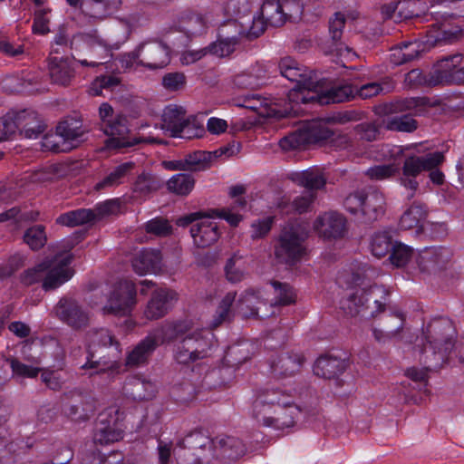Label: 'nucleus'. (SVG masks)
Instances as JSON below:
<instances>
[{
    "mask_svg": "<svg viewBox=\"0 0 464 464\" xmlns=\"http://www.w3.org/2000/svg\"><path fill=\"white\" fill-rule=\"evenodd\" d=\"M236 293H227L221 300L218 310L217 316L213 322V326L218 327L224 322H229L232 318L231 306L235 301Z\"/></svg>",
    "mask_w": 464,
    "mask_h": 464,
    "instance_id": "774afa93",
    "label": "nucleus"
},
{
    "mask_svg": "<svg viewBox=\"0 0 464 464\" xmlns=\"http://www.w3.org/2000/svg\"><path fill=\"white\" fill-rule=\"evenodd\" d=\"M161 260L160 250L143 249L133 257L131 265L135 273L142 276L159 272L161 269Z\"/></svg>",
    "mask_w": 464,
    "mask_h": 464,
    "instance_id": "473e14b6",
    "label": "nucleus"
},
{
    "mask_svg": "<svg viewBox=\"0 0 464 464\" xmlns=\"http://www.w3.org/2000/svg\"><path fill=\"white\" fill-rule=\"evenodd\" d=\"M347 368L345 359L333 355L320 356L314 366V372L324 379H337Z\"/></svg>",
    "mask_w": 464,
    "mask_h": 464,
    "instance_id": "72a5a7b5",
    "label": "nucleus"
},
{
    "mask_svg": "<svg viewBox=\"0 0 464 464\" xmlns=\"http://www.w3.org/2000/svg\"><path fill=\"white\" fill-rule=\"evenodd\" d=\"M302 410L292 401L289 406L284 408V411L272 412L259 421L263 426L275 429H285L294 426L295 420L301 414Z\"/></svg>",
    "mask_w": 464,
    "mask_h": 464,
    "instance_id": "2f4dec72",
    "label": "nucleus"
},
{
    "mask_svg": "<svg viewBox=\"0 0 464 464\" xmlns=\"http://www.w3.org/2000/svg\"><path fill=\"white\" fill-rule=\"evenodd\" d=\"M179 447L196 450L197 452H213L214 439H210L202 430H194L178 443Z\"/></svg>",
    "mask_w": 464,
    "mask_h": 464,
    "instance_id": "a19ab883",
    "label": "nucleus"
},
{
    "mask_svg": "<svg viewBox=\"0 0 464 464\" xmlns=\"http://www.w3.org/2000/svg\"><path fill=\"white\" fill-rule=\"evenodd\" d=\"M178 300V294L171 289L160 288L152 292L144 310V316L149 320L164 317Z\"/></svg>",
    "mask_w": 464,
    "mask_h": 464,
    "instance_id": "aec40b11",
    "label": "nucleus"
},
{
    "mask_svg": "<svg viewBox=\"0 0 464 464\" xmlns=\"http://www.w3.org/2000/svg\"><path fill=\"white\" fill-rule=\"evenodd\" d=\"M122 438V431L116 430L110 425L101 422L97 424L93 436L95 444L108 445L120 440Z\"/></svg>",
    "mask_w": 464,
    "mask_h": 464,
    "instance_id": "6e6d98bb",
    "label": "nucleus"
},
{
    "mask_svg": "<svg viewBox=\"0 0 464 464\" xmlns=\"http://www.w3.org/2000/svg\"><path fill=\"white\" fill-rule=\"evenodd\" d=\"M304 358L299 353H282L270 363L271 373L276 378H286L298 372Z\"/></svg>",
    "mask_w": 464,
    "mask_h": 464,
    "instance_id": "bb28decb",
    "label": "nucleus"
},
{
    "mask_svg": "<svg viewBox=\"0 0 464 464\" xmlns=\"http://www.w3.org/2000/svg\"><path fill=\"white\" fill-rule=\"evenodd\" d=\"M135 163L128 161L114 167L101 181L95 185L96 190L113 188L122 184L125 179L131 173Z\"/></svg>",
    "mask_w": 464,
    "mask_h": 464,
    "instance_id": "58836bf2",
    "label": "nucleus"
},
{
    "mask_svg": "<svg viewBox=\"0 0 464 464\" xmlns=\"http://www.w3.org/2000/svg\"><path fill=\"white\" fill-rule=\"evenodd\" d=\"M101 129L108 136V139L104 141L105 148L108 150H118L141 142L140 139L129 135L130 130L127 126V119L124 116L119 115L115 117L113 121H109ZM142 141L161 143V141L154 138L142 140Z\"/></svg>",
    "mask_w": 464,
    "mask_h": 464,
    "instance_id": "9b49d317",
    "label": "nucleus"
},
{
    "mask_svg": "<svg viewBox=\"0 0 464 464\" xmlns=\"http://www.w3.org/2000/svg\"><path fill=\"white\" fill-rule=\"evenodd\" d=\"M195 179L190 174L179 173L171 177L167 182L168 189L179 196H187L193 189Z\"/></svg>",
    "mask_w": 464,
    "mask_h": 464,
    "instance_id": "5fc2aeb1",
    "label": "nucleus"
},
{
    "mask_svg": "<svg viewBox=\"0 0 464 464\" xmlns=\"http://www.w3.org/2000/svg\"><path fill=\"white\" fill-rule=\"evenodd\" d=\"M53 264L51 261L44 260L33 268L24 270L20 276V281L24 285H32L38 282H44V273Z\"/></svg>",
    "mask_w": 464,
    "mask_h": 464,
    "instance_id": "680f3d73",
    "label": "nucleus"
},
{
    "mask_svg": "<svg viewBox=\"0 0 464 464\" xmlns=\"http://www.w3.org/2000/svg\"><path fill=\"white\" fill-rule=\"evenodd\" d=\"M293 181L308 189L307 192H315L324 188L326 178L323 171L317 168H311L301 172L294 173Z\"/></svg>",
    "mask_w": 464,
    "mask_h": 464,
    "instance_id": "e433bc0d",
    "label": "nucleus"
},
{
    "mask_svg": "<svg viewBox=\"0 0 464 464\" xmlns=\"http://www.w3.org/2000/svg\"><path fill=\"white\" fill-rule=\"evenodd\" d=\"M170 49L159 41H149L140 44L134 51L122 55L121 62L126 67L133 64L150 70L165 68L170 63Z\"/></svg>",
    "mask_w": 464,
    "mask_h": 464,
    "instance_id": "423d86ee",
    "label": "nucleus"
},
{
    "mask_svg": "<svg viewBox=\"0 0 464 464\" xmlns=\"http://www.w3.org/2000/svg\"><path fill=\"white\" fill-rule=\"evenodd\" d=\"M123 391L125 395L132 400L143 401L151 399L156 389L151 382L133 377L125 382Z\"/></svg>",
    "mask_w": 464,
    "mask_h": 464,
    "instance_id": "4c0bfd02",
    "label": "nucleus"
},
{
    "mask_svg": "<svg viewBox=\"0 0 464 464\" xmlns=\"http://www.w3.org/2000/svg\"><path fill=\"white\" fill-rule=\"evenodd\" d=\"M183 24L182 29L188 34L197 35L201 34L207 28V22L205 18L197 13L189 12L181 17Z\"/></svg>",
    "mask_w": 464,
    "mask_h": 464,
    "instance_id": "bf43d9fd",
    "label": "nucleus"
},
{
    "mask_svg": "<svg viewBox=\"0 0 464 464\" xmlns=\"http://www.w3.org/2000/svg\"><path fill=\"white\" fill-rule=\"evenodd\" d=\"M161 121V129L169 131L170 137L177 138L189 123L190 116H187V111L182 106L170 104L163 110Z\"/></svg>",
    "mask_w": 464,
    "mask_h": 464,
    "instance_id": "4be33fe9",
    "label": "nucleus"
},
{
    "mask_svg": "<svg viewBox=\"0 0 464 464\" xmlns=\"http://www.w3.org/2000/svg\"><path fill=\"white\" fill-rule=\"evenodd\" d=\"M463 55L455 53L438 61L430 72V86L464 83V67H458Z\"/></svg>",
    "mask_w": 464,
    "mask_h": 464,
    "instance_id": "f8f14e48",
    "label": "nucleus"
},
{
    "mask_svg": "<svg viewBox=\"0 0 464 464\" xmlns=\"http://www.w3.org/2000/svg\"><path fill=\"white\" fill-rule=\"evenodd\" d=\"M427 106H430V99L427 97L406 98L392 103L386 108V112L393 114L406 111H414L415 114H422Z\"/></svg>",
    "mask_w": 464,
    "mask_h": 464,
    "instance_id": "c03bdc74",
    "label": "nucleus"
},
{
    "mask_svg": "<svg viewBox=\"0 0 464 464\" xmlns=\"http://www.w3.org/2000/svg\"><path fill=\"white\" fill-rule=\"evenodd\" d=\"M86 131L82 121L76 117H66L56 127V135L64 141H77Z\"/></svg>",
    "mask_w": 464,
    "mask_h": 464,
    "instance_id": "ea45409f",
    "label": "nucleus"
},
{
    "mask_svg": "<svg viewBox=\"0 0 464 464\" xmlns=\"http://www.w3.org/2000/svg\"><path fill=\"white\" fill-rule=\"evenodd\" d=\"M382 122L384 127L392 131L413 132L418 128V121L409 113L389 115Z\"/></svg>",
    "mask_w": 464,
    "mask_h": 464,
    "instance_id": "a18cd8bd",
    "label": "nucleus"
},
{
    "mask_svg": "<svg viewBox=\"0 0 464 464\" xmlns=\"http://www.w3.org/2000/svg\"><path fill=\"white\" fill-rule=\"evenodd\" d=\"M450 259V252L443 247H430L423 250L418 258L420 270L428 274H437L445 269Z\"/></svg>",
    "mask_w": 464,
    "mask_h": 464,
    "instance_id": "5701e85b",
    "label": "nucleus"
},
{
    "mask_svg": "<svg viewBox=\"0 0 464 464\" xmlns=\"http://www.w3.org/2000/svg\"><path fill=\"white\" fill-rule=\"evenodd\" d=\"M293 401V396L281 388H265L257 392L252 405V416L259 421L272 412L284 411Z\"/></svg>",
    "mask_w": 464,
    "mask_h": 464,
    "instance_id": "1a4fd4ad",
    "label": "nucleus"
},
{
    "mask_svg": "<svg viewBox=\"0 0 464 464\" xmlns=\"http://www.w3.org/2000/svg\"><path fill=\"white\" fill-rule=\"evenodd\" d=\"M452 349L426 343L420 349V362L426 371L439 372L449 362Z\"/></svg>",
    "mask_w": 464,
    "mask_h": 464,
    "instance_id": "b1692460",
    "label": "nucleus"
},
{
    "mask_svg": "<svg viewBox=\"0 0 464 464\" xmlns=\"http://www.w3.org/2000/svg\"><path fill=\"white\" fill-rule=\"evenodd\" d=\"M237 305L240 313H242L245 317L264 319L269 315L267 312L259 314L261 309L260 305L265 306L266 303L261 299L259 292L252 288L246 290L241 295Z\"/></svg>",
    "mask_w": 464,
    "mask_h": 464,
    "instance_id": "f704fd0d",
    "label": "nucleus"
},
{
    "mask_svg": "<svg viewBox=\"0 0 464 464\" xmlns=\"http://www.w3.org/2000/svg\"><path fill=\"white\" fill-rule=\"evenodd\" d=\"M244 262L242 256L234 255L227 259L225 266V274L227 279L231 283H237L243 280L245 276Z\"/></svg>",
    "mask_w": 464,
    "mask_h": 464,
    "instance_id": "338daca9",
    "label": "nucleus"
},
{
    "mask_svg": "<svg viewBox=\"0 0 464 464\" xmlns=\"http://www.w3.org/2000/svg\"><path fill=\"white\" fill-rule=\"evenodd\" d=\"M346 220L343 215L336 212L325 213L314 223V228L324 237L337 238L345 232Z\"/></svg>",
    "mask_w": 464,
    "mask_h": 464,
    "instance_id": "c85d7f7f",
    "label": "nucleus"
},
{
    "mask_svg": "<svg viewBox=\"0 0 464 464\" xmlns=\"http://www.w3.org/2000/svg\"><path fill=\"white\" fill-rule=\"evenodd\" d=\"M260 13L267 24L273 27H280L288 21L278 0H264Z\"/></svg>",
    "mask_w": 464,
    "mask_h": 464,
    "instance_id": "79ce46f5",
    "label": "nucleus"
},
{
    "mask_svg": "<svg viewBox=\"0 0 464 464\" xmlns=\"http://www.w3.org/2000/svg\"><path fill=\"white\" fill-rule=\"evenodd\" d=\"M157 347L155 337L147 335L127 354L125 365L137 368L147 364Z\"/></svg>",
    "mask_w": 464,
    "mask_h": 464,
    "instance_id": "c756f323",
    "label": "nucleus"
},
{
    "mask_svg": "<svg viewBox=\"0 0 464 464\" xmlns=\"http://www.w3.org/2000/svg\"><path fill=\"white\" fill-rule=\"evenodd\" d=\"M162 181L155 175L150 173H141L139 175L133 184L134 192L146 195L156 191L162 186Z\"/></svg>",
    "mask_w": 464,
    "mask_h": 464,
    "instance_id": "13d9d810",
    "label": "nucleus"
},
{
    "mask_svg": "<svg viewBox=\"0 0 464 464\" xmlns=\"http://www.w3.org/2000/svg\"><path fill=\"white\" fill-rule=\"evenodd\" d=\"M46 130V124L39 115L30 110L9 111L0 118V141L16 132L26 139H36Z\"/></svg>",
    "mask_w": 464,
    "mask_h": 464,
    "instance_id": "20e7f679",
    "label": "nucleus"
},
{
    "mask_svg": "<svg viewBox=\"0 0 464 464\" xmlns=\"http://www.w3.org/2000/svg\"><path fill=\"white\" fill-rule=\"evenodd\" d=\"M316 198L315 192H306L304 195L296 197L292 202L282 201L278 207L282 209L289 208L286 212L293 210L298 214H303L311 210L312 205Z\"/></svg>",
    "mask_w": 464,
    "mask_h": 464,
    "instance_id": "4d7b16f0",
    "label": "nucleus"
},
{
    "mask_svg": "<svg viewBox=\"0 0 464 464\" xmlns=\"http://www.w3.org/2000/svg\"><path fill=\"white\" fill-rule=\"evenodd\" d=\"M392 237L387 232L376 233L371 242L372 254L381 258L391 252L392 247Z\"/></svg>",
    "mask_w": 464,
    "mask_h": 464,
    "instance_id": "e2e57ef3",
    "label": "nucleus"
},
{
    "mask_svg": "<svg viewBox=\"0 0 464 464\" xmlns=\"http://www.w3.org/2000/svg\"><path fill=\"white\" fill-rule=\"evenodd\" d=\"M344 208L352 214L361 213L365 223H372L384 214L385 198L376 188L367 187L347 196Z\"/></svg>",
    "mask_w": 464,
    "mask_h": 464,
    "instance_id": "39448f33",
    "label": "nucleus"
},
{
    "mask_svg": "<svg viewBox=\"0 0 464 464\" xmlns=\"http://www.w3.org/2000/svg\"><path fill=\"white\" fill-rule=\"evenodd\" d=\"M254 344L248 342L233 345L227 351L224 361L231 366H237L246 362L253 354Z\"/></svg>",
    "mask_w": 464,
    "mask_h": 464,
    "instance_id": "09e8293b",
    "label": "nucleus"
},
{
    "mask_svg": "<svg viewBox=\"0 0 464 464\" xmlns=\"http://www.w3.org/2000/svg\"><path fill=\"white\" fill-rule=\"evenodd\" d=\"M74 60L68 57L51 56L49 58V74L57 84L66 86L74 77Z\"/></svg>",
    "mask_w": 464,
    "mask_h": 464,
    "instance_id": "7c9ffc66",
    "label": "nucleus"
},
{
    "mask_svg": "<svg viewBox=\"0 0 464 464\" xmlns=\"http://www.w3.org/2000/svg\"><path fill=\"white\" fill-rule=\"evenodd\" d=\"M121 3V0H84L82 14L92 23L101 22L115 13Z\"/></svg>",
    "mask_w": 464,
    "mask_h": 464,
    "instance_id": "a878e982",
    "label": "nucleus"
},
{
    "mask_svg": "<svg viewBox=\"0 0 464 464\" xmlns=\"http://www.w3.org/2000/svg\"><path fill=\"white\" fill-rule=\"evenodd\" d=\"M53 312L58 319L74 329H81L88 325V314L72 297H62L54 306Z\"/></svg>",
    "mask_w": 464,
    "mask_h": 464,
    "instance_id": "dca6fc26",
    "label": "nucleus"
},
{
    "mask_svg": "<svg viewBox=\"0 0 464 464\" xmlns=\"http://www.w3.org/2000/svg\"><path fill=\"white\" fill-rule=\"evenodd\" d=\"M278 68L281 74L290 82H295V85L288 92V106L277 113L280 117L296 115L299 109L295 106L302 103L300 96H310L314 88L318 86L317 75L289 56L280 60Z\"/></svg>",
    "mask_w": 464,
    "mask_h": 464,
    "instance_id": "f03ea898",
    "label": "nucleus"
},
{
    "mask_svg": "<svg viewBox=\"0 0 464 464\" xmlns=\"http://www.w3.org/2000/svg\"><path fill=\"white\" fill-rule=\"evenodd\" d=\"M377 326L372 327L374 339L379 343H385L394 338L403 328L404 318L401 314H384Z\"/></svg>",
    "mask_w": 464,
    "mask_h": 464,
    "instance_id": "cd10ccee",
    "label": "nucleus"
},
{
    "mask_svg": "<svg viewBox=\"0 0 464 464\" xmlns=\"http://www.w3.org/2000/svg\"><path fill=\"white\" fill-rule=\"evenodd\" d=\"M461 34L462 30L459 26H452L448 30H440L433 24L432 29L429 31L427 42L430 45H437L440 43L451 44L459 40Z\"/></svg>",
    "mask_w": 464,
    "mask_h": 464,
    "instance_id": "864d4df0",
    "label": "nucleus"
},
{
    "mask_svg": "<svg viewBox=\"0 0 464 464\" xmlns=\"http://www.w3.org/2000/svg\"><path fill=\"white\" fill-rule=\"evenodd\" d=\"M426 217L427 209L425 206L419 202H413L401 216L399 224L400 227L404 230L417 227Z\"/></svg>",
    "mask_w": 464,
    "mask_h": 464,
    "instance_id": "de8ad7c7",
    "label": "nucleus"
},
{
    "mask_svg": "<svg viewBox=\"0 0 464 464\" xmlns=\"http://www.w3.org/2000/svg\"><path fill=\"white\" fill-rule=\"evenodd\" d=\"M63 411L73 421L89 420L96 410L93 395L83 390L72 389L62 396Z\"/></svg>",
    "mask_w": 464,
    "mask_h": 464,
    "instance_id": "9d476101",
    "label": "nucleus"
},
{
    "mask_svg": "<svg viewBox=\"0 0 464 464\" xmlns=\"http://www.w3.org/2000/svg\"><path fill=\"white\" fill-rule=\"evenodd\" d=\"M218 35L237 46L246 39V25L237 19L227 20L218 27Z\"/></svg>",
    "mask_w": 464,
    "mask_h": 464,
    "instance_id": "37998d69",
    "label": "nucleus"
},
{
    "mask_svg": "<svg viewBox=\"0 0 464 464\" xmlns=\"http://www.w3.org/2000/svg\"><path fill=\"white\" fill-rule=\"evenodd\" d=\"M345 21L344 14L340 12L335 13L334 17L330 19L329 34L332 44L329 49L325 51L326 53H336L337 54L342 55L343 52H351V49L341 41Z\"/></svg>",
    "mask_w": 464,
    "mask_h": 464,
    "instance_id": "c9c22d12",
    "label": "nucleus"
},
{
    "mask_svg": "<svg viewBox=\"0 0 464 464\" xmlns=\"http://www.w3.org/2000/svg\"><path fill=\"white\" fill-rule=\"evenodd\" d=\"M310 143L307 130H298L280 140L279 145L285 150H296Z\"/></svg>",
    "mask_w": 464,
    "mask_h": 464,
    "instance_id": "052dcab7",
    "label": "nucleus"
},
{
    "mask_svg": "<svg viewBox=\"0 0 464 464\" xmlns=\"http://www.w3.org/2000/svg\"><path fill=\"white\" fill-rule=\"evenodd\" d=\"M246 450V446L239 438L227 435L214 438V461L230 464L244 456Z\"/></svg>",
    "mask_w": 464,
    "mask_h": 464,
    "instance_id": "6ab92c4d",
    "label": "nucleus"
},
{
    "mask_svg": "<svg viewBox=\"0 0 464 464\" xmlns=\"http://www.w3.org/2000/svg\"><path fill=\"white\" fill-rule=\"evenodd\" d=\"M137 290L130 280H121L112 291L108 304L104 306L105 313L116 315H126L130 313L137 303Z\"/></svg>",
    "mask_w": 464,
    "mask_h": 464,
    "instance_id": "4468645a",
    "label": "nucleus"
},
{
    "mask_svg": "<svg viewBox=\"0 0 464 464\" xmlns=\"http://www.w3.org/2000/svg\"><path fill=\"white\" fill-rule=\"evenodd\" d=\"M444 160L445 157L440 151H435L421 156H409L405 159L402 166V176L400 181L403 187L411 191L408 196L409 199L413 198L415 191L419 188V182L416 180V177L422 171L439 167Z\"/></svg>",
    "mask_w": 464,
    "mask_h": 464,
    "instance_id": "6e6552de",
    "label": "nucleus"
},
{
    "mask_svg": "<svg viewBox=\"0 0 464 464\" xmlns=\"http://www.w3.org/2000/svg\"><path fill=\"white\" fill-rule=\"evenodd\" d=\"M192 330V323L188 320L165 321L156 327L149 335L156 339L157 346L169 344L183 338Z\"/></svg>",
    "mask_w": 464,
    "mask_h": 464,
    "instance_id": "412c9836",
    "label": "nucleus"
},
{
    "mask_svg": "<svg viewBox=\"0 0 464 464\" xmlns=\"http://www.w3.org/2000/svg\"><path fill=\"white\" fill-rule=\"evenodd\" d=\"M212 346V334L197 330L187 334L174 346V359L179 364H189L204 359Z\"/></svg>",
    "mask_w": 464,
    "mask_h": 464,
    "instance_id": "0eeeda50",
    "label": "nucleus"
},
{
    "mask_svg": "<svg viewBox=\"0 0 464 464\" xmlns=\"http://www.w3.org/2000/svg\"><path fill=\"white\" fill-rule=\"evenodd\" d=\"M232 367L230 364H227V366L211 371L205 377L206 382L214 389L228 386L235 378Z\"/></svg>",
    "mask_w": 464,
    "mask_h": 464,
    "instance_id": "3c124183",
    "label": "nucleus"
},
{
    "mask_svg": "<svg viewBox=\"0 0 464 464\" xmlns=\"http://www.w3.org/2000/svg\"><path fill=\"white\" fill-rule=\"evenodd\" d=\"M94 222V214L90 208H79L60 215L56 223L66 227L82 226Z\"/></svg>",
    "mask_w": 464,
    "mask_h": 464,
    "instance_id": "49530a36",
    "label": "nucleus"
},
{
    "mask_svg": "<svg viewBox=\"0 0 464 464\" xmlns=\"http://www.w3.org/2000/svg\"><path fill=\"white\" fill-rule=\"evenodd\" d=\"M190 235L197 247L205 248L215 244L221 233L217 222L203 218L191 226Z\"/></svg>",
    "mask_w": 464,
    "mask_h": 464,
    "instance_id": "393cba45",
    "label": "nucleus"
},
{
    "mask_svg": "<svg viewBox=\"0 0 464 464\" xmlns=\"http://www.w3.org/2000/svg\"><path fill=\"white\" fill-rule=\"evenodd\" d=\"M72 259V255L63 256L61 253L56 254L52 259H47L53 265L44 273L42 286L45 291L56 289L72 276L73 271L68 267Z\"/></svg>",
    "mask_w": 464,
    "mask_h": 464,
    "instance_id": "a211bd4d",
    "label": "nucleus"
},
{
    "mask_svg": "<svg viewBox=\"0 0 464 464\" xmlns=\"http://www.w3.org/2000/svg\"><path fill=\"white\" fill-rule=\"evenodd\" d=\"M210 153L198 150L188 154L184 159L186 171H198L208 168Z\"/></svg>",
    "mask_w": 464,
    "mask_h": 464,
    "instance_id": "69168bd1",
    "label": "nucleus"
},
{
    "mask_svg": "<svg viewBox=\"0 0 464 464\" xmlns=\"http://www.w3.org/2000/svg\"><path fill=\"white\" fill-rule=\"evenodd\" d=\"M180 450L174 451V455L179 464H213L214 453L197 452L196 450H188L179 447Z\"/></svg>",
    "mask_w": 464,
    "mask_h": 464,
    "instance_id": "8fccbe9b",
    "label": "nucleus"
},
{
    "mask_svg": "<svg viewBox=\"0 0 464 464\" xmlns=\"http://www.w3.org/2000/svg\"><path fill=\"white\" fill-rule=\"evenodd\" d=\"M89 357L88 362L82 365L83 369H95L99 362L92 361L95 353L101 349L106 350L103 357H116L120 353V343L107 329L92 330L88 333Z\"/></svg>",
    "mask_w": 464,
    "mask_h": 464,
    "instance_id": "2eb2a0df",
    "label": "nucleus"
},
{
    "mask_svg": "<svg viewBox=\"0 0 464 464\" xmlns=\"http://www.w3.org/2000/svg\"><path fill=\"white\" fill-rule=\"evenodd\" d=\"M23 241L31 250H40L47 242L45 227L39 224L28 227L24 233Z\"/></svg>",
    "mask_w": 464,
    "mask_h": 464,
    "instance_id": "603ef678",
    "label": "nucleus"
},
{
    "mask_svg": "<svg viewBox=\"0 0 464 464\" xmlns=\"http://www.w3.org/2000/svg\"><path fill=\"white\" fill-rule=\"evenodd\" d=\"M426 342L452 349L456 343V330L452 322L445 317L435 318L424 332Z\"/></svg>",
    "mask_w": 464,
    "mask_h": 464,
    "instance_id": "f3484780",
    "label": "nucleus"
},
{
    "mask_svg": "<svg viewBox=\"0 0 464 464\" xmlns=\"http://www.w3.org/2000/svg\"><path fill=\"white\" fill-rule=\"evenodd\" d=\"M271 285L275 289V302L273 305H288L295 302V295L291 285L286 283L272 281Z\"/></svg>",
    "mask_w": 464,
    "mask_h": 464,
    "instance_id": "0e129e2a",
    "label": "nucleus"
},
{
    "mask_svg": "<svg viewBox=\"0 0 464 464\" xmlns=\"http://www.w3.org/2000/svg\"><path fill=\"white\" fill-rule=\"evenodd\" d=\"M309 234V225L295 220L283 227L276 244L275 257L280 264L294 266L305 254L304 243Z\"/></svg>",
    "mask_w": 464,
    "mask_h": 464,
    "instance_id": "7ed1b4c3",
    "label": "nucleus"
},
{
    "mask_svg": "<svg viewBox=\"0 0 464 464\" xmlns=\"http://www.w3.org/2000/svg\"><path fill=\"white\" fill-rule=\"evenodd\" d=\"M353 284L354 285L340 302L346 315L372 319L385 312L389 292L384 286L368 285L359 273L353 274Z\"/></svg>",
    "mask_w": 464,
    "mask_h": 464,
    "instance_id": "f257e3e1",
    "label": "nucleus"
},
{
    "mask_svg": "<svg viewBox=\"0 0 464 464\" xmlns=\"http://www.w3.org/2000/svg\"><path fill=\"white\" fill-rule=\"evenodd\" d=\"M354 90L352 85L338 87L330 86L325 79H318V86L314 87L311 95L300 96L302 103H319L321 105L339 103L349 101L353 97Z\"/></svg>",
    "mask_w": 464,
    "mask_h": 464,
    "instance_id": "ddd939ff",
    "label": "nucleus"
}]
</instances>
